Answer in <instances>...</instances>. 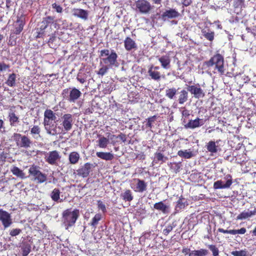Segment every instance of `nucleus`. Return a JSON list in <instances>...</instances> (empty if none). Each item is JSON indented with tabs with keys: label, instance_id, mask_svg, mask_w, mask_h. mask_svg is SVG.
<instances>
[{
	"label": "nucleus",
	"instance_id": "f257e3e1",
	"mask_svg": "<svg viewBox=\"0 0 256 256\" xmlns=\"http://www.w3.org/2000/svg\"><path fill=\"white\" fill-rule=\"evenodd\" d=\"M56 119V114L52 110L47 109L44 112V125L46 133L52 136H56L62 133L60 126L52 123V120Z\"/></svg>",
	"mask_w": 256,
	"mask_h": 256
},
{
	"label": "nucleus",
	"instance_id": "f03ea898",
	"mask_svg": "<svg viewBox=\"0 0 256 256\" xmlns=\"http://www.w3.org/2000/svg\"><path fill=\"white\" fill-rule=\"evenodd\" d=\"M204 64L208 68H212L214 74L218 73L220 76L224 74V58L219 53L216 54L208 60L204 62Z\"/></svg>",
	"mask_w": 256,
	"mask_h": 256
},
{
	"label": "nucleus",
	"instance_id": "7ed1b4c3",
	"mask_svg": "<svg viewBox=\"0 0 256 256\" xmlns=\"http://www.w3.org/2000/svg\"><path fill=\"white\" fill-rule=\"evenodd\" d=\"M100 57L102 60L100 63L102 62L110 68L118 66V56L114 50H112L110 52L108 49L102 50L100 51Z\"/></svg>",
	"mask_w": 256,
	"mask_h": 256
},
{
	"label": "nucleus",
	"instance_id": "20e7f679",
	"mask_svg": "<svg viewBox=\"0 0 256 256\" xmlns=\"http://www.w3.org/2000/svg\"><path fill=\"white\" fill-rule=\"evenodd\" d=\"M80 216V211L78 209H74L71 211V209H66L62 213V220L68 229L74 226Z\"/></svg>",
	"mask_w": 256,
	"mask_h": 256
},
{
	"label": "nucleus",
	"instance_id": "39448f33",
	"mask_svg": "<svg viewBox=\"0 0 256 256\" xmlns=\"http://www.w3.org/2000/svg\"><path fill=\"white\" fill-rule=\"evenodd\" d=\"M28 172L30 175L32 177V180L38 184L43 183L47 180L46 175L42 173L38 169V167L36 166H32L28 170Z\"/></svg>",
	"mask_w": 256,
	"mask_h": 256
},
{
	"label": "nucleus",
	"instance_id": "423d86ee",
	"mask_svg": "<svg viewBox=\"0 0 256 256\" xmlns=\"http://www.w3.org/2000/svg\"><path fill=\"white\" fill-rule=\"evenodd\" d=\"M60 124L62 128V133H66L70 131L72 128L74 120L72 116L70 114H64L61 117Z\"/></svg>",
	"mask_w": 256,
	"mask_h": 256
},
{
	"label": "nucleus",
	"instance_id": "0eeeda50",
	"mask_svg": "<svg viewBox=\"0 0 256 256\" xmlns=\"http://www.w3.org/2000/svg\"><path fill=\"white\" fill-rule=\"evenodd\" d=\"M136 10L141 14H147L152 8L150 2L146 0H138L135 2Z\"/></svg>",
	"mask_w": 256,
	"mask_h": 256
},
{
	"label": "nucleus",
	"instance_id": "6e6552de",
	"mask_svg": "<svg viewBox=\"0 0 256 256\" xmlns=\"http://www.w3.org/2000/svg\"><path fill=\"white\" fill-rule=\"evenodd\" d=\"M130 184L131 188L136 192H143L147 190V183L140 178H134Z\"/></svg>",
	"mask_w": 256,
	"mask_h": 256
},
{
	"label": "nucleus",
	"instance_id": "1a4fd4ad",
	"mask_svg": "<svg viewBox=\"0 0 256 256\" xmlns=\"http://www.w3.org/2000/svg\"><path fill=\"white\" fill-rule=\"evenodd\" d=\"M61 158L58 152L56 150L46 153L44 158L46 162L50 165H56Z\"/></svg>",
	"mask_w": 256,
	"mask_h": 256
},
{
	"label": "nucleus",
	"instance_id": "9d476101",
	"mask_svg": "<svg viewBox=\"0 0 256 256\" xmlns=\"http://www.w3.org/2000/svg\"><path fill=\"white\" fill-rule=\"evenodd\" d=\"M54 22V18L52 16H48L42 18V20L41 22V25L40 26V32H38L36 36L37 38H40L44 34V30L53 24Z\"/></svg>",
	"mask_w": 256,
	"mask_h": 256
},
{
	"label": "nucleus",
	"instance_id": "9b49d317",
	"mask_svg": "<svg viewBox=\"0 0 256 256\" xmlns=\"http://www.w3.org/2000/svg\"><path fill=\"white\" fill-rule=\"evenodd\" d=\"M227 179L225 184H224L222 180H218L215 182L214 184V189H224L229 188L232 183V176L230 174L226 176L225 178Z\"/></svg>",
	"mask_w": 256,
	"mask_h": 256
},
{
	"label": "nucleus",
	"instance_id": "f8f14e48",
	"mask_svg": "<svg viewBox=\"0 0 256 256\" xmlns=\"http://www.w3.org/2000/svg\"><path fill=\"white\" fill-rule=\"evenodd\" d=\"M92 164L90 162H86L76 170L77 174L83 178H86L89 176L92 170Z\"/></svg>",
	"mask_w": 256,
	"mask_h": 256
},
{
	"label": "nucleus",
	"instance_id": "ddd939ff",
	"mask_svg": "<svg viewBox=\"0 0 256 256\" xmlns=\"http://www.w3.org/2000/svg\"><path fill=\"white\" fill-rule=\"evenodd\" d=\"M188 90L192 94L195 98H203L205 94L203 90L200 88V85H192L188 86Z\"/></svg>",
	"mask_w": 256,
	"mask_h": 256
},
{
	"label": "nucleus",
	"instance_id": "4468645a",
	"mask_svg": "<svg viewBox=\"0 0 256 256\" xmlns=\"http://www.w3.org/2000/svg\"><path fill=\"white\" fill-rule=\"evenodd\" d=\"M32 242L28 239H24L20 246L23 256H27L31 251V246Z\"/></svg>",
	"mask_w": 256,
	"mask_h": 256
},
{
	"label": "nucleus",
	"instance_id": "2eb2a0df",
	"mask_svg": "<svg viewBox=\"0 0 256 256\" xmlns=\"http://www.w3.org/2000/svg\"><path fill=\"white\" fill-rule=\"evenodd\" d=\"M82 95L80 90L73 88L70 92V94L66 98L70 102H75Z\"/></svg>",
	"mask_w": 256,
	"mask_h": 256
},
{
	"label": "nucleus",
	"instance_id": "dca6fc26",
	"mask_svg": "<svg viewBox=\"0 0 256 256\" xmlns=\"http://www.w3.org/2000/svg\"><path fill=\"white\" fill-rule=\"evenodd\" d=\"M0 220L5 228L8 227L12 224L10 214L6 211L0 210Z\"/></svg>",
	"mask_w": 256,
	"mask_h": 256
},
{
	"label": "nucleus",
	"instance_id": "f3484780",
	"mask_svg": "<svg viewBox=\"0 0 256 256\" xmlns=\"http://www.w3.org/2000/svg\"><path fill=\"white\" fill-rule=\"evenodd\" d=\"M17 137H18L19 144H17V145H19L20 147L28 148L32 144V141L30 140L26 136H22L20 134H17Z\"/></svg>",
	"mask_w": 256,
	"mask_h": 256
},
{
	"label": "nucleus",
	"instance_id": "a211bd4d",
	"mask_svg": "<svg viewBox=\"0 0 256 256\" xmlns=\"http://www.w3.org/2000/svg\"><path fill=\"white\" fill-rule=\"evenodd\" d=\"M204 124L202 120L200 119L197 118L195 120H190L188 122L184 125L186 128H188L190 129H194L196 128H198Z\"/></svg>",
	"mask_w": 256,
	"mask_h": 256
},
{
	"label": "nucleus",
	"instance_id": "6ab92c4d",
	"mask_svg": "<svg viewBox=\"0 0 256 256\" xmlns=\"http://www.w3.org/2000/svg\"><path fill=\"white\" fill-rule=\"evenodd\" d=\"M124 46L127 51H130L132 50H136L138 48L136 42L130 37H126L124 40Z\"/></svg>",
	"mask_w": 256,
	"mask_h": 256
},
{
	"label": "nucleus",
	"instance_id": "aec40b11",
	"mask_svg": "<svg viewBox=\"0 0 256 256\" xmlns=\"http://www.w3.org/2000/svg\"><path fill=\"white\" fill-rule=\"evenodd\" d=\"M180 16V14L175 9L170 8V10H166L162 15V19L165 20L168 18H178Z\"/></svg>",
	"mask_w": 256,
	"mask_h": 256
},
{
	"label": "nucleus",
	"instance_id": "412c9836",
	"mask_svg": "<svg viewBox=\"0 0 256 256\" xmlns=\"http://www.w3.org/2000/svg\"><path fill=\"white\" fill-rule=\"evenodd\" d=\"M72 14L76 17L86 20L88 18V13L86 10L81 8H74Z\"/></svg>",
	"mask_w": 256,
	"mask_h": 256
},
{
	"label": "nucleus",
	"instance_id": "4be33fe9",
	"mask_svg": "<svg viewBox=\"0 0 256 256\" xmlns=\"http://www.w3.org/2000/svg\"><path fill=\"white\" fill-rule=\"evenodd\" d=\"M154 209L162 212L164 214H166L170 212V206L165 204L162 201L154 204Z\"/></svg>",
	"mask_w": 256,
	"mask_h": 256
},
{
	"label": "nucleus",
	"instance_id": "5701e85b",
	"mask_svg": "<svg viewBox=\"0 0 256 256\" xmlns=\"http://www.w3.org/2000/svg\"><path fill=\"white\" fill-rule=\"evenodd\" d=\"M218 231L224 234H231L235 235L236 234H244L246 232V230L244 228H242L239 230H224L222 228H218Z\"/></svg>",
	"mask_w": 256,
	"mask_h": 256
},
{
	"label": "nucleus",
	"instance_id": "b1692460",
	"mask_svg": "<svg viewBox=\"0 0 256 256\" xmlns=\"http://www.w3.org/2000/svg\"><path fill=\"white\" fill-rule=\"evenodd\" d=\"M122 199L126 202H130L134 199V196L132 191L130 189H126L120 194Z\"/></svg>",
	"mask_w": 256,
	"mask_h": 256
},
{
	"label": "nucleus",
	"instance_id": "393cba45",
	"mask_svg": "<svg viewBox=\"0 0 256 256\" xmlns=\"http://www.w3.org/2000/svg\"><path fill=\"white\" fill-rule=\"evenodd\" d=\"M255 215H256V208H254L253 210L248 212L243 211L237 216L236 220H245Z\"/></svg>",
	"mask_w": 256,
	"mask_h": 256
},
{
	"label": "nucleus",
	"instance_id": "a878e982",
	"mask_svg": "<svg viewBox=\"0 0 256 256\" xmlns=\"http://www.w3.org/2000/svg\"><path fill=\"white\" fill-rule=\"evenodd\" d=\"M158 61L160 62L162 68L168 69L170 68V58L168 55L162 56L158 58Z\"/></svg>",
	"mask_w": 256,
	"mask_h": 256
},
{
	"label": "nucleus",
	"instance_id": "bb28decb",
	"mask_svg": "<svg viewBox=\"0 0 256 256\" xmlns=\"http://www.w3.org/2000/svg\"><path fill=\"white\" fill-rule=\"evenodd\" d=\"M187 205V201L181 196L176 202V204L175 206L174 210L176 212L184 209Z\"/></svg>",
	"mask_w": 256,
	"mask_h": 256
},
{
	"label": "nucleus",
	"instance_id": "cd10ccee",
	"mask_svg": "<svg viewBox=\"0 0 256 256\" xmlns=\"http://www.w3.org/2000/svg\"><path fill=\"white\" fill-rule=\"evenodd\" d=\"M218 141H216V142L210 140L208 142L206 145V148L208 151L211 154H216L218 152V146L216 144H218Z\"/></svg>",
	"mask_w": 256,
	"mask_h": 256
},
{
	"label": "nucleus",
	"instance_id": "c85d7f7f",
	"mask_svg": "<svg viewBox=\"0 0 256 256\" xmlns=\"http://www.w3.org/2000/svg\"><path fill=\"white\" fill-rule=\"evenodd\" d=\"M148 74L150 78L156 81H160L161 79L162 76L160 72L154 70H152V68H148Z\"/></svg>",
	"mask_w": 256,
	"mask_h": 256
},
{
	"label": "nucleus",
	"instance_id": "c756f323",
	"mask_svg": "<svg viewBox=\"0 0 256 256\" xmlns=\"http://www.w3.org/2000/svg\"><path fill=\"white\" fill-rule=\"evenodd\" d=\"M188 92L185 90H182L180 93L178 97V102L180 104H182L188 101Z\"/></svg>",
	"mask_w": 256,
	"mask_h": 256
},
{
	"label": "nucleus",
	"instance_id": "7c9ffc66",
	"mask_svg": "<svg viewBox=\"0 0 256 256\" xmlns=\"http://www.w3.org/2000/svg\"><path fill=\"white\" fill-rule=\"evenodd\" d=\"M96 155L99 158L106 160H111L114 158V154L110 152H97Z\"/></svg>",
	"mask_w": 256,
	"mask_h": 256
},
{
	"label": "nucleus",
	"instance_id": "2f4dec72",
	"mask_svg": "<svg viewBox=\"0 0 256 256\" xmlns=\"http://www.w3.org/2000/svg\"><path fill=\"white\" fill-rule=\"evenodd\" d=\"M208 254V252L207 250L201 248L198 250H192L188 256H206Z\"/></svg>",
	"mask_w": 256,
	"mask_h": 256
},
{
	"label": "nucleus",
	"instance_id": "473e14b6",
	"mask_svg": "<svg viewBox=\"0 0 256 256\" xmlns=\"http://www.w3.org/2000/svg\"><path fill=\"white\" fill-rule=\"evenodd\" d=\"M60 190L58 188H54L50 194V198L52 200L56 202H62V200L60 199Z\"/></svg>",
	"mask_w": 256,
	"mask_h": 256
},
{
	"label": "nucleus",
	"instance_id": "72a5a7b5",
	"mask_svg": "<svg viewBox=\"0 0 256 256\" xmlns=\"http://www.w3.org/2000/svg\"><path fill=\"white\" fill-rule=\"evenodd\" d=\"M80 156L78 152H72L69 154L68 160L71 164H74L78 162Z\"/></svg>",
	"mask_w": 256,
	"mask_h": 256
},
{
	"label": "nucleus",
	"instance_id": "f704fd0d",
	"mask_svg": "<svg viewBox=\"0 0 256 256\" xmlns=\"http://www.w3.org/2000/svg\"><path fill=\"white\" fill-rule=\"evenodd\" d=\"M202 36L208 40L212 42L214 40V32L210 30V29L206 30L203 29L202 30Z\"/></svg>",
	"mask_w": 256,
	"mask_h": 256
},
{
	"label": "nucleus",
	"instance_id": "c9c22d12",
	"mask_svg": "<svg viewBox=\"0 0 256 256\" xmlns=\"http://www.w3.org/2000/svg\"><path fill=\"white\" fill-rule=\"evenodd\" d=\"M177 92V90L175 88H168L166 90V96L172 100L174 98Z\"/></svg>",
	"mask_w": 256,
	"mask_h": 256
},
{
	"label": "nucleus",
	"instance_id": "e433bc0d",
	"mask_svg": "<svg viewBox=\"0 0 256 256\" xmlns=\"http://www.w3.org/2000/svg\"><path fill=\"white\" fill-rule=\"evenodd\" d=\"M8 44L11 46H14L16 45V32L14 30H12L10 34L8 40Z\"/></svg>",
	"mask_w": 256,
	"mask_h": 256
},
{
	"label": "nucleus",
	"instance_id": "4c0bfd02",
	"mask_svg": "<svg viewBox=\"0 0 256 256\" xmlns=\"http://www.w3.org/2000/svg\"><path fill=\"white\" fill-rule=\"evenodd\" d=\"M109 142L108 139L102 136L98 140V146L100 148H106Z\"/></svg>",
	"mask_w": 256,
	"mask_h": 256
},
{
	"label": "nucleus",
	"instance_id": "58836bf2",
	"mask_svg": "<svg viewBox=\"0 0 256 256\" xmlns=\"http://www.w3.org/2000/svg\"><path fill=\"white\" fill-rule=\"evenodd\" d=\"M178 154L180 156L185 158H190L193 156L192 152H188L186 150L184 151L182 150H178Z\"/></svg>",
	"mask_w": 256,
	"mask_h": 256
},
{
	"label": "nucleus",
	"instance_id": "ea45409f",
	"mask_svg": "<svg viewBox=\"0 0 256 256\" xmlns=\"http://www.w3.org/2000/svg\"><path fill=\"white\" fill-rule=\"evenodd\" d=\"M8 118L10 125L12 126H14L15 122H16V115L14 113V112L12 108L10 109V112H9Z\"/></svg>",
	"mask_w": 256,
	"mask_h": 256
},
{
	"label": "nucleus",
	"instance_id": "a19ab883",
	"mask_svg": "<svg viewBox=\"0 0 256 256\" xmlns=\"http://www.w3.org/2000/svg\"><path fill=\"white\" fill-rule=\"evenodd\" d=\"M25 24L24 18L21 17L20 20H17V34L20 33L23 30L24 26Z\"/></svg>",
	"mask_w": 256,
	"mask_h": 256
},
{
	"label": "nucleus",
	"instance_id": "79ce46f5",
	"mask_svg": "<svg viewBox=\"0 0 256 256\" xmlns=\"http://www.w3.org/2000/svg\"><path fill=\"white\" fill-rule=\"evenodd\" d=\"M102 216L100 214H96L92 218L90 222V225L94 228H96L98 225V222L101 220Z\"/></svg>",
	"mask_w": 256,
	"mask_h": 256
},
{
	"label": "nucleus",
	"instance_id": "37998d69",
	"mask_svg": "<svg viewBox=\"0 0 256 256\" xmlns=\"http://www.w3.org/2000/svg\"><path fill=\"white\" fill-rule=\"evenodd\" d=\"M154 156L156 160L158 162H164L168 160L167 157L164 156V155L161 152H156L154 154Z\"/></svg>",
	"mask_w": 256,
	"mask_h": 256
},
{
	"label": "nucleus",
	"instance_id": "c03bdc74",
	"mask_svg": "<svg viewBox=\"0 0 256 256\" xmlns=\"http://www.w3.org/2000/svg\"><path fill=\"white\" fill-rule=\"evenodd\" d=\"M156 116H153L148 118L146 120L147 121V123L146 124V127L148 128H152V123L154 122V121L156 119Z\"/></svg>",
	"mask_w": 256,
	"mask_h": 256
},
{
	"label": "nucleus",
	"instance_id": "a18cd8bd",
	"mask_svg": "<svg viewBox=\"0 0 256 256\" xmlns=\"http://www.w3.org/2000/svg\"><path fill=\"white\" fill-rule=\"evenodd\" d=\"M15 80L16 74H12L9 76L6 83L8 86H12L15 84Z\"/></svg>",
	"mask_w": 256,
	"mask_h": 256
},
{
	"label": "nucleus",
	"instance_id": "49530a36",
	"mask_svg": "<svg viewBox=\"0 0 256 256\" xmlns=\"http://www.w3.org/2000/svg\"><path fill=\"white\" fill-rule=\"evenodd\" d=\"M109 66L104 64L100 68L99 70L97 72V74L102 76L104 75L108 71V69L110 68Z\"/></svg>",
	"mask_w": 256,
	"mask_h": 256
},
{
	"label": "nucleus",
	"instance_id": "de8ad7c7",
	"mask_svg": "<svg viewBox=\"0 0 256 256\" xmlns=\"http://www.w3.org/2000/svg\"><path fill=\"white\" fill-rule=\"evenodd\" d=\"M208 248L212 251L213 256H218L219 254V250L216 246L210 244L208 246Z\"/></svg>",
	"mask_w": 256,
	"mask_h": 256
},
{
	"label": "nucleus",
	"instance_id": "09e8293b",
	"mask_svg": "<svg viewBox=\"0 0 256 256\" xmlns=\"http://www.w3.org/2000/svg\"><path fill=\"white\" fill-rule=\"evenodd\" d=\"M86 76L85 74H82L81 72H78L76 80L80 82L81 84H84L86 82Z\"/></svg>",
	"mask_w": 256,
	"mask_h": 256
},
{
	"label": "nucleus",
	"instance_id": "8fccbe9b",
	"mask_svg": "<svg viewBox=\"0 0 256 256\" xmlns=\"http://www.w3.org/2000/svg\"><path fill=\"white\" fill-rule=\"evenodd\" d=\"M40 128L38 126H34L30 130V134L32 135L40 134Z\"/></svg>",
	"mask_w": 256,
	"mask_h": 256
},
{
	"label": "nucleus",
	"instance_id": "3c124183",
	"mask_svg": "<svg viewBox=\"0 0 256 256\" xmlns=\"http://www.w3.org/2000/svg\"><path fill=\"white\" fill-rule=\"evenodd\" d=\"M174 226L172 224L168 225L166 228L163 230L162 234L164 236H168L169 233L172 230Z\"/></svg>",
	"mask_w": 256,
	"mask_h": 256
},
{
	"label": "nucleus",
	"instance_id": "603ef678",
	"mask_svg": "<svg viewBox=\"0 0 256 256\" xmlns=\"http://www.w3.org/2000/svg\"><path fill=\"white\" fill-rule=\"evenodd\" d=\"M52 8L54 9L57 12L62 13V8L60 5L56 4V2L52 4Z\"/></svg>",
	"mask_w": 256,
	"mask_h": 256
},
{
	"label": "nucleus",
	"instance_id": "864d4df0",
	"mask_svg": "<svg viewBox=\"0 0 256 256\" xmlns=\"http://www.w3.org/2000/svg\"><path fill=\"white\" fill-rule=\"evenodd\" d=\"M98 209L101 210L103 212H106V206L100 200L98 201Z\"/></svg>",
	"mask_w": 256,
	"mask_h": 256
},
{
	"label": "nucleus",
	"instance_id": "5fc2aeb1",
	"mask_svg": "<svg viewBox=\"0 0 256 256\" xmlns=\"http://www.w3.org/2000/svg\"><path fill=\"white\" fill-rule=\"evenodd\" d=\"M232 254L234 256H246V252L244 250H240V251H232L231 252Z\"/></svg>",
	"mask_w": 256,
	"mask_h": 256
},
{
	"label": "nucleus",
	"instance_id": "6e6d98bb",
	"mask_svg": "<svg viewBox=\"0 0 256 256\" xmlns=\"http://www.w3.org/2000/svg\"><path fill=\"white\" fill-rule=\"evenodd\" d=\"M6 153L4 150L0 152V164L3 163L6 161Z\"/></svg>",
	"mask_w": 256,
	"mask_h": 256
},
{
	"label": "nucleus",
	"instance_id": "4d7b16f0",
	"mask_svg": "<svg viewBox=\"0 0 256 256\" xmlns=\"http://www.w3.org/2000/svg\"><path fill=\"white\" fill-rule=\"evenodd\" d=\"M9 68L8 66L4 62L0 60V72L6 70Z\"/></svg>",
	"mask_w": 256,
	"mask_h": 256
},
{
	"label": "nucleus",
	"instance_id": "13d9d810",
	"mask_svg": "<svg viewBox=\"0 0 256 256\" xmlns=\"http://www.w3.org/2000/svg\"><path fill=\"white\" fill-rule=\"evenodd\" d=\"M181 2L184 6H188L192 4V0H181Z\"/></svg>",
	"mask_w": 256,
	"mask_h": 256
},
{
	"label": "nucleus",
	"instance_id": "bf43d9fd",
	"mask_svg": "<svg viewBox=\"0 0 256 256\" xmlns=\"http://www.w3.org/2000/svg\"><path fill=\"white\" fill-rule=\"evenodd\" d=\"M116 138H118L120 139L124 142L126 141V134H122V133H120V134H118L116 136Z\"/></svg>",
	"mask_w": 256,
	"mask_h": 256
},
{
	"label": "nucleus",
	"instance_id": "052dcab7",
	"mask_svg": "<svg viewBox=\"0 0 256 256\" xmlns=\"http://www.w3.org/2000/svg\"><path fill=\"white\" fill-rule=\"evenodd\" d=\"M182 114L183 117L186 118L190 116V112L188 110L184 108V110L182 111Z\"/></svg>",
	"mask_w": 256,
	"mask_h": 256
},
{
	"label": "nucleus",
	"instance_id": "680f3d73",
	"mask_svg": "<svg viewBox=\"0 0 256 256\" xmlns=\"http://www.w3.org/2000/svg\"><path fill=\"white\" fill-rule=\"evenodd\" d=\"M17 176L21 177L22 178H24L25 177L24 173L22 170H20L18 168H17Z\"/></svg>",
	"mask_w": 256,
	"mask_h": 256
},
{
	"label": "nucleus",
	"instance_id": "e2e57ef3",
	"mask_svg": "<svg viewBox=\"0 0 256 256\" xmlns=\"http://www.w3.org/2000/svg\"><path fill=\"white\" fill-rule=\"evenodd\" d=\"M191 251L190 248H184L182 249V252L185 254H189Z\"/></svg>",
	"mask_w": 256,
	"mask_h": 256
},
{
	"label": "nucleus",
	"instance_id": "0e129e2a",
	"mask_svg": "<svg viewBox=\"0 0 256 256\" xmlns=\"http://www.w3.org/2000/svg\"><path fill=\"white\" fill-rule=\"evenodd\" d=\"M56 34H52L50 37V38H49V40L48 41V42L50 43H52L54 42V40H56Z\"/></svg>",
	"mask_w": 256,
	"mask_h": 256
},
{
	"label": "nucleus",
	"instance_id": "69168bd1",
	"mask_svg": "<svg viewBox=\"0 0 256 256\" xmlns=\"http://www.w3.org/2000/svg\"><path fill=\"white\" fill-rule=\"evenodd\" d=\"M149 68H152V70H158L160 69V67L158 66H154L153 65H152L150 66Z\"/></svg>",
	"mask_w": 256,
	"mask_h": 256
},
{
	"label": "nucleus",
	"instance_id": "338daca9",
	"mask_svg": "<svg viewBox=\"0 0 256 256\" xmlns=\"http://www.w3.org/2000/svg\"><path fill=\"white\" fill-rule=\"evenodd\" d=\"M162 0H152L154 4H160L162 2Z\"/></svg>",
	"mask_w": 256,
	"mask_h": 256
},
{
	"label": "nucleus",
	"instance_id": "774afa93",
	"mask_svg": "<svg viewBox=\"0 0 256 256\" xmlns=\"http://www.w3.org/2000/svg\"><path fill=\"white\" fill-rule=\"evenodd\" d=\"M10 234L12 236H16V229H14L10 232Z\"/></svg>",
	"mask_w": 256,
	"mask_h": 256
}]
</instances>
